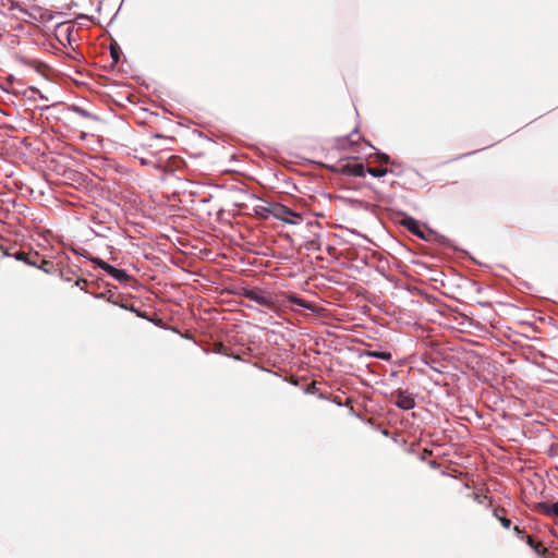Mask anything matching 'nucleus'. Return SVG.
Instances as JSON below:
<instances>
[{"label": "nucleus", "instance_id": "1a4fd4ad", "mask_svg": "<svg viewBox=\"0 0 558 558\" xmlns=\"http://www.w3.org/2000/svg\"><path fill=\"white\" fill-rule=\"evenodd\" d=\"M365 355L372 356V357H377V359H380L384 361H388L391 357V354L386 351H367V352H365Z\"/></svg>", "mask_w": 558, "mask_h": 558}, {"label": "nucleus", "instance_id": "7ed1b4c3", "mask_svg": "<svg viewBox=\"0 0 558 558\" xmlns=\"http://www.w3.org/2000/svg\"><path fill=\"white\" fill-rule=\"evenodd\" d=\"M250 195L241 189L233 187L228 191L227 201L230 205L242 208L245 206Z\"/></svg>", "mask_w": 558, "mask_h": 558}, {"label": "nucleus", "instance_id": "6ab92c4d", "mask_svg": "<svg viewBox=\"0 0 558 558\" xmlns=\"http://www.w3.org/2000/svg\"><path fill=\"white\" fill-rule=\"evenodd\" d=\"M514 531H515L517 534L521 533V530L518 526L514 527Z\"/></svg>", "mask_w": 558, "mask_h": 558}, {"label": "nucleus", "instance_id": "4468645a", "mask_svg": "<svg viewBox=\"0 0 558 558\" xmlns=\"http://www.w3.org/2000/svg\"><path fill=\"white\" fill-rule=\"evenodd\" d=\"M495 517L500 521L501 525L505 527V529H510L511 526V521L507 518H504V517H498L497 513H495Z\"/></svg>", "mask_w": 558, "mask_h": 558}, {"label": "nucleus", "instance_id": "f3484780", "mask_svg": "<svg viewBox=\"0 0 558 558\" xmlns=\"http://www.w3.org/2000/svg\"><path fill=\"white\" fill-rule=\"evenodd\" d=\"M378 157H379L380 161H383V162L389 161V156L387 154L380 153V154H378Z\"/></svg>", "mask_w": 558, "mask_h": 558}, {"label": "nucleus", "instance_id": "f03ea898", "mask_svg": "<svg viewBox=\"0 0 558 558\" xmlns=\"http://www.w3.org/2000/svg\"><path fill=\"white\" fill-rule=\"evenodd\" d=\"M389 401L401 410L408 411L415 408V399L408 390L396 389L390 392Z\"/></svg>", "mask_w": 558, "mask_h": 558}, {"label": "nucleus", "instance_id": "6e6552de", "mask_svg": "<svg viewBox=\"0 0 558 558\" xmlns=\"http://www.w3.org/2000/svg\"><path fill=\"white\" fill-rule=\"evenodd\" d=\"M348 172L354 177H363L366 169L362 163H354L352 166H348Z\"/></svg>", "mask_w": 558, "mask_h": 558}, {"label": "nucleus", "instance_id": "39448f33", "mask_svg": "<svg viewBox=\"0 0 558 558\" xmlns=\"http://www.w3.org/2000/svg\"><path fill=\"white\" fill-rule=\"evenodd\" d=\"M275 217L284 222V223H289V225H295L296 221L295 220H291L289 217H295L298 219H300V216L296 215L295 213H293L291 209L284 207V206H281L279 207V213L275 214Z\"/></svg>", "mask_w": 558, "mask_h": 558}, {"label": "nucleus", "instance_id": "ddd939ff", "mask_svg": "<svg viewBox=\"0 0 558 558\" xmlns=\"http://www.w3.org/2000/svg\"><path fill=\"white\" fill-rule=\"evenodd\" d=\"M289 301H290L291 303L298 304V305H299V306H301V307L312 310V306H311V305H308L307 303H305V301H303V300L299 299L296 295H290V296H289Z\"/></svg>", "mask_w": 558, "mask_h": 558}, {"label": "nucleus", "instance_id": "20e7f679", "mask_svg": "<svg viewBox=\"0 0 558 558\" xmlns=\"http://www.w3.org/2000/svg\"><path fill=\"white\" fill-rule=\"evenodd\" d=\"M108 276H110L111 278H113L116 281H118L119 283H128L129 280H130V275L124 270V269H120V268H117L114 266L111 265V267L109 268L108 271H106Z\"/></svg>", "mask_w": 558, "mask_h": 558}, {"label": "nucleus", "instance_id": "dca6fc26", "mask_svg": "<svg viewBox=\"0 0 558 558\" xmlns=\"http://www.w3.org/2000/svg\"><path fill=\"white\" fill-rule=\"evenodd\" d=\"M526 542L537 554H539V545L534 544L531 536H527Z\"/></svg>", "mask_w": 558, "mask_h": 558}, {"label": "nucleus", "instance_id": "a211bd4d", "mask_svg": "<svg viewBox=\"0 0 558 558\" xmlns=\"http://www.w3.org/2000/svg\"><path fill=\"white\" fill-rule=\"evenodd\" d=\"M77 111H78L81 114H83V116H87V112H86L85 110H83V109H78Z\"/></svg>", "mask_w": 558, "mask_h": 558}, {"label": "nucleus", "instance_id": "f8f14e48", "mask_svg": "<svg viewBox=\"0 0 558 558\" xmlns=\"http://www.w3.org/2000/svg\"><path fill=\"white\" fill-rule=\"evenodd\" d=\"M90 260L100 269H102L104 271H108L109 268L111 267L110 264H108L107 262H105L104 259L99 258V257H92Z\"/></svg>", "mask_w": 558, "mask_h": 558}, {"label": "nucleus", "instance_id": "423d86ee", "mask_svg": "<svg viewBox=\"0 0 558 558\" xmlns=\"http://www.w3.org/2000/svg\"><path fill=\"white\" fill-rule=\"evenodd\" d=\"M538 511L546 515L557 517L558 518V502L547 504L539 502L537 506Z\"/></svg>", "mask_w": 558, "mask_h": 558}, {"label": "nucleus", "instance_id": "9d476101", "mask_svg": "<svg viewBox=\"0 0 558 558\" xmlns=\"http://www.w3.org/2000/svg\"><path fill=\"white\" fill-rule=\"evenodd\" d=\"M366 172L374 178H383L387 174V169L367 168Z\"/></svg>", "mask_w": 558, "mask_h": 558}, {"label": "nucleus", "instance_id": "9b49d317", "mask_svg": "<svg viewBox=\"0 0 558 558\" xmlns=\"http://www.w3.org/2000/svg\"><path fill=\"white\" fill-rule=\"evenodd\" d=\"M90 260L100 269H102L104 271H108L109 268L111 267L110 264H108L107 262H105L104 259L99 258V257H92Z\"/></svg>", "mask_w": 558, "mask_h": 558}, {"label": "nucleus", "instance_id": "f257e3e1", "mask_svg": "<svg viewBox=\"0 0 558 558\" xmlns=\"http://www.w3.org/2000/svg\"><path fill=\"white\" fill-rule=\"evenodd\" d=\"M243 295L267 310H274L276 307L277 302L275 295L270 292L259 289H245Z\"/></svg>", "mask_w": 558, "mask_h": 558}, {"label": "nucleus", "instance_id": "0eeeda50", "mask_svg": "<svg viewBox=\"0 0 558 558\" xmlns=\"http://www.w3.org/2000/svg\"><path fill=\"white\" fill-rule=\"evenodd\" d=\"M402 225L412 233L416 234L420 238H424V234L420 229L418 222L414 218H404Z\"/></svg>", "mask_w": 558, "mask_h": 558}, {"label": "nucleus", "instance_id": "2eb2a0df", "mask_svg": "<svg viewBox=\"0 0 558 558\" xmlns=\"http://www.w3.org/2000/svg\"><path fill=\"white\" fill-rule=\"evenodd\" d=\"M110 54L113 62L117 63L119 61V52L117 47H114L113 45L110 46Z\"/></svg>", "mask_w": 558, "mask_h": 558}, {"label": "nucleus", "instance_id": "aec40b11", "mask_svg": "<svg viewBox=\"0 0 558 558\" xmlns=\"http://www.w3.org/2000/svg\"><path fill=\"white\" fill-rule=\"evenodd\" d=\"M154 136H155L156 138L161 137V135H160V134H155Z\"/></svg>", "mask_w": 558, "mask_h": 558}]
</instances>
